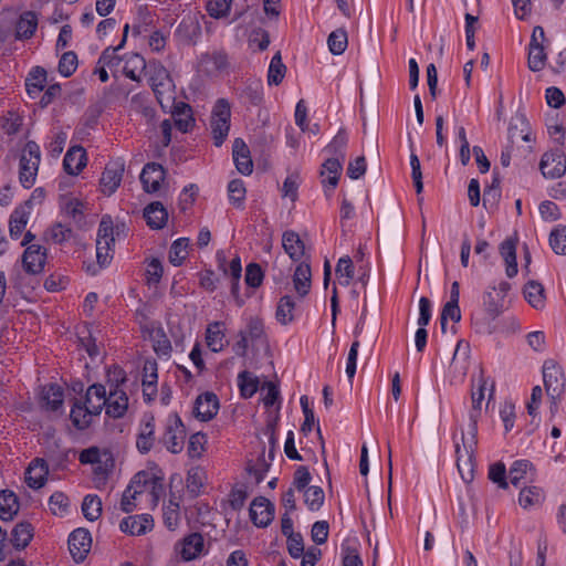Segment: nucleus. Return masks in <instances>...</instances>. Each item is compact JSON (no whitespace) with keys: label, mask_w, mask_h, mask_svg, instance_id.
<instances>
[{"label":"nucleus","mask_w":566,"mask_h":566,"mask_svg":"<svg viewBox=\"0 0 566 566\" xmlns=\"http://www.w3.org/2000/svg\"><path fill=\"white\" fill-rule=\"evenodd\" d=\"M20 509L18 496L10 490L0 492V520H13Z\"/></svg>","instance_id":"nucleus-28"},{"label":"nucleus","mask_w":566,"mask_h":566,"mask_svg":"<svg viewBox=\"0 0 566 566\" xmlns=\"http://www.w3.org/2000/svg\"><path fill=\"white\" fill-rule=\"evenodd\" d=\"M41 163L40 146L34 140H29L20 156L19 181L25 189L34 186Z\"/></svg>","instance_id":"nucleus-2"},{"label":"nucleus","mask_w":566,"mask_h":566,"mask_svg":"<svg viewBox=\"0 0 566 566\" xmlns=\"http://www.w3.org/2000/svg\"><path fill=\"white\" fill-rule=\"evenodd\" d=\"M263 271L258 263H250L245 269V283L249 287L256 289L263 282Z\"/></svg>","instance_id":"nucleus-57"},{"label":"nucleus","mask_w":566,"mask_h":566,"mask_svg":"<svg viewBox=\"0 0 566 566\" xmlns=\"http://www.w3.org/2000/svg\"><path fill=\"white\" fill-rule=\"evenodd\" d=\"M83 203L78 199H70L64 206L63 211L70 218H72L76 223H80L83 219Z\"/></svg>","instance_id":"nucleus-64"},{"label":"nucleus","mask_w":566,"mask_h":566,"mask_svg":"<svg viewBox=\"0 0 566 566\" xmlns=\"http://www.w3.org/2000/svg\"><path fill=\"white\" fill-rule=\"evenodd\" d=\"M155 441V419L153 416L147 417L140 426L137 436L136 447L143 454L150 451Z\"/></svg>","instance_id":"nucleus-24"},{"label":"nucleus","mask_w":566,"mask_h":566,"mask_svg":"<svg viewBox=\"0 0 566 566\" xmlns=\"http://www.w3.org/2000/svg\"><path fill=\"white\" fill-rule=\"evenodd\" d=\"M232 0H208L206 4L207 12L214 19L228 15Z\"/></svg>","instance_id":"nucleus-55"},{"label":"nucleus","mask_w":566,"mask_h":566,"mask_svg":"<svg viewBox=\"0 0 566 566\" xmlns=\"http://www.w3.org/2000/svg\"><path fill=\"white\" fill-rule=\"evenodd\" d=\"M500 254L506 263V275L513 277L517 274L516 240L505 239L500 245Z\"/></svg>","instance_id":"nucleus-29"},{"label":"nucleus","mask_w":566,"mask_h":566,"mask_svg":"<svg viewBox=\"0 0 566 566\" xmlns=\"http://www.w3.org/2000/svg\"><path fill=\"white\" fill-rule=\"evenodd\" d=\"M539 168L545 178H559L566 172V156L560 150L545 153L542 156Z\"/></svg>","instance_id":"nucleus-6"},{"label":"nucleus","mask_w":566,"mask_h":566,"mask_svg":"<svg viewBox=\"0 0 566 566\" xmlns=\"http://www.w3.org/2000/svg\"><path fill=\"white\" fill-rule=\"evenodd\" d=\"M544 500V493L542 489L537 486H531L523 489L520 493L518 503L522 507L527 509L539 504Z\"/></svg>","instance_id":"nucleus-50"},{"label":"nucleus","mask_w":566,"mask_h":566,"mask_svg":"<svg viewBox=\"0 0 566 566\" xmlns=\"http://www.w3.org/2000/svg\"><path fill=\"white\" fill-rule=\"evenodd\" d=\"M86 166V151L82 146L71 147L63 159L64 170L69 175L76 176Z\"/></svg>","instance_id":"nucleus-18"},{"label":"nucleus","mask_w":566,"mask_h":566,"mask_svg":"<svg viewBox=\"0 0 566 566\" xmlns=\"http://www.w3.org/2000/svg\"><path fill=\"white\" fill-rule=\"evenodd\" d=\"M63 389L56 384H50L42 389V400L46 409L56 411L63 405Z\"/></svg>","instance_id":"nucleus-36"},{"label":"nucleus","mask_w":566,"mask_h":566,"mask_svg":"<svg viewBox=\"0 0 566 566\" xmlns=\"http://www.w3.org/2000/svg\"><path fill=\"white\" fill-rule=\"evenodd\" d=\"M230 116L231 111L228 101L224 98L218 99L213 107L210 120L211 133L217 147H220L228 136L230 129Z\"/></svg>","instance_id":"nucleus-3"},{"label":"nucleus","mask_w":566,"mask_h":566,"mask_svg":"<svg viewBox=\"0 0 566 566\" xmlns=\"http://www.w3.org/2000/svg\"><path fill=\"white\" fill-rule=\"evenodd\" d=\"M324 491L321 486H310L304 491V502L311 511H318L324 504Z\"/></svg>","instance_id":"nucleus-52"},{"label":"nucleus","mask_w":566,"mask_h":566,"mask_svg":"<svg viewBox=\"0 0 566 566\" xmlns=\"http://www.w3.org/2000/svg\"><path fill=\"white\" fill-rule=\"evenodd\" d=\"M114 242L96 240V259L99 266L109 264L113 255L111 253Z\"/></svg>","instance_id":"nucleus-60"},{"label":"nucleus","mask_w":566,"mask_h":566,"mask_svg":"<svg viewBox=\"0 0 566 566\" xmlns=\"http://www.w3.org/2000/svg\"><path fill=\"white\" fill-rule=\"evenodd\" d=\"M32 526L28 522L18 523L12 530V544L15 548H24L32 539Z\"/></svg>","instance_id":"nucleus-39"},{"label":"nucleus","mask_w":566,"mask_h":566,"mask_svg":"<svg viewBox=\"0 0 566 566\" xmlns=\"http://www.w3.org/2000/svg\"><path fill=\"white\" fill-rule=\"evenodd\" d=\"M506 470L505 465L501 462L494 463L490 467L489 470V478L494 483H497L500 488L506 489L507 488V481H506Z\"/></svg>","instance_id":"nucleus-63"},{"label":"nucleus","mask_w":566,"mask_h":566,"mask_svg":"<svg viewBox=\"0 0 566 566\" xmlns=\"http://www.w3.org/2000/svg\"><path fill=\"white\" fill-rule=\"evenodd\" d=\"M549 245L556 254H566V227L558 226L549 234Z\"/></svg>","instance_id":"nucleus-53"},{"label":"nucleus","mask_w":566,"mask_h":566,"mask_svg":"<svg viewBox=\"0 0 566 566\" xmlns=\"http://www.w3.org/2000/svg\"><path fill=\"white\" fill-rule=\"evenodd\" d=\"M238 386L243 398H251L258 390L259 380L251 373L243 370L238 376Z\"/></svg>","instance_id":"nucleus-44"},{"label":"nucleus","mask_w":566,"mask_h":566,"mask_svg":"<svg viewBox=\"0 0 566 566\" xmlns=\"http://www.w3.org/2000/svg\"><path fill=\"white\" fill-rule=\"evenodd\" d=\"M336 275L340 285H349L354 277V264L349 256H344L338 260Z\"/></svg>","instance_id":"nucleus-51"},{"label":"nucleus","mask_w":566,"mask_h":566,"mask_svg":"<svg viewBox=\"0 0 566 566\" xmlns=\"http://www.w3.org/2000/svg\"><path fill=\"white\" fill-rule=\"evenodd\" d=\"M534 476L533 464L528 460L514 461L509 471L510 482L518 488L522 480Z\"/></svg>","instance_id":"nucleus-32"},{"label":"nucleus","mask_w":566,"mask_h":566,"mask_svg":"<svg viewBox=\"0 0 566 566\" xmlns=\"http://www.w3.org/2000/svg\"><path fill=\"white\" fill-rule=\"evenodd\" d=\"M483 301L484 310L492 321H494L496 317L501 315V313L503 312L502 300H495L493 293L491 291H486L484 293Z\"/></svg>","instance_id":"nucleus-56"},{"label":"nucleus","mask_w":566,"mask_h":566,"mask_svg":"<svg viewBox=\"0 0 566 566\" xmlns=\"http://www.w3.org/2000/svg\"><path fill=\"white\" fill-rule=\"evenodd\" d=\"M328 523L326 521H317L311 530V537L317 545L324 544L328 538Z\"/></svg>","instance_id":"nucleus-62"},{"label":"nucleus","mask_w":566,"mask_h":566,"mask_svg":"<svg viewBox=\"0 0 566 566\" xmlns=\"http://www.w3.org/2000/svg\"><path fill=\"white\" fill-rule=\"evenodd\" d=\"M205 547V541L200 533H191L181 542L180 555L186 562L200 556Z\"/></svg>","instance_id":"nucleus-20"},{"label":"nucleus","mask_w":566,"mask_h":566,"mask_svg":"<svg viewBox=\"0 0 566 566\" xmlns=\"http://www.w3.org/2000/svg\"><path fill=\"white\" fill-rule=\"evenodd\" d=\"M49 506L54 515H63L69 506V499L62 492H55L50 496Z\"/></svg>","instance_id":"nucleus-58"},{"label":"nucleus","mask_w":566,"mask_h":566,"mask_svg":"<svg viewBox=\"0 0 566 566\" xmlns=\"http://www.w3.org/2000/svg\"><path fill=\"white\" fill-rule=\"evenodd\" d=\"M38 28V15L33 11H24L15 24V38L19 40L30 39Z\"/></svg>","instance_id":"nucleus-27"},{"label":"nucleus","mask_w":566,"mask_h":566,"mask_svg":"<svg viewBox=\"0 0 566 566\" xmlns=\"http://www.w3.org/2000/svg\"><path fill=\"white\" fill-rule=\"evenodd\" d=\"M59 72L62 76H71L77 69V55L73 51H67L62 54L59 61Z\"/></svg>","instance_id":"nucleus-54"},{"label":"nucleus","mask_w":566,"mask_h":566,"mask_svg":"<svg viewBox=\"0 0 566 566\" xmlns=\"http://www.w3.org/2000/svg\"><path fill=\"white\" fill-rule=\"evenodd\" d=\"M219 399L216 394L206 391L199 395L195 401L193 415L201 421H209L218 413Z\"/></svg>","instance_id":"nucleus-11"},{"label":"nucleus","mask_w":566,"mask_h":566,"mask_svg":"<svg viewBox=\"0 0 566 566\" xmlns=\"http://www.w3.org/2000/svg\"><path fill=\"white\" fill-rule=\"evenodd\" d=\"M348 143V136L344 128H340L338 133L334 136L332 142L325 147V150L331 154L333 157H338L339 159H345V148Z\"/></svg>","instance_id":"nucleus-43"},{"label":"nucleus","mask_w":566,"mask_h":566,"mask_svg":"<svg viewBox=\"0 0 566 566\" xmlns=\"http://www.w3.org/2000/svg\"><path fill=\"white\" fill-rule=\"evenodd\" d=\"M300 186L298 175L293 174L285 178L282 186V196L290 198L293 202L297 199V190Z\"/></svg>","instance_id":"nucleus-61"},{"label":"nucleus","mask_w":566,"mask_h":566,"mask_svg":"<svg viewBox=\"0 0 566 566\" xmlns=\"http://www.w3.org/2000/svg\"><path fill=\"white\" fill-rule=\"evenodd\" d=\"M150 86L158 102L163 105L161 95L165 90L171 86L170 75L163 65L155 67L154 73L150 76Z\"/></svg>","instance_id":"nucleus-31"},{"label":"nucleus","mask_w":566,"mask_h":566,"mask_svg":"<svg viewBox=\"0 0 566 566\" xmlns=\"http://www.w3.org/2000/svg\"><path fill=\"white\" fill-rule=\"evenodd\" d=\"M140 182L143 189L147 193H155L160 189L166 178V170L160 164L148 163L140 172Z\"/></svg>","instance_id":"nucleus-9"},{"label":"nucleus","mask_w":566,"mask_h":566,"mask_svg":"<svg viewBox=\"0 0 566 566\" xmlns=\"http://www.w3.org/2000/svg\"><path fill=\"white\" fill-rule=\"evenodd\" d=\"M294 307L295 303L291 296H282L276 308V319L283 325L291 323L294 319Z\"/></svg>","instance_id":"nucleus-46"},{"label":"nucleus","mask_w":566,"mask_h":566,"mask_svg":"<svg viewBox=\"0 0 566 566\" xmlns=\"http://www.w3.org/2000/svg\"><path fill=\"white\" fill-rule=\"evenodd\" d=\"M144 218L151 229L159 230L165 227L168 220V212L161 202L154 201L145 207Z\"/></svg>","instance_id":"nucleus-23"},{"label":"nucleus","mask_w":566,"mask_h":566,"mask_svg":"<svg viewBox=\"0 0 566 566\" xmlns=\"http://www.w3.org/2000/svg\"><path fill=\"white\" fill-rule=\"evenodd\" d=\"M48 465L43 459H34L25 472V482L29 488L38 490L46 481Z\"/></svg>","instance_id":"nucleus-19"},{"label":"nucleus","mask_w":566,"mask_h":566,"mask_svg":"<svg viewBox=\"0 0 566 566\" xmlns=\"http://www.w3.org/2000/svg\"><path fill=\"white\" fill-rule=\"evenodd\" d=\"M312 272L307 262H301L293 274V285L297 295L303 298L311 290Z\"/></svg>","instance_id":"nucleus-21"},{"label":"nucleus","mask_w":566,"mask_h":566,"mask_svg":"<svg viewBox=\"0 0 566 566\" xmlns=\"http://www.w3.org/2000/svg\"><path fill=\"white\" fill-rule=\"evenodd\" d=\"M274 505L263 496L255 497L250 505V518L258 527H266L274 518Z\"/></svg>","instance_id":"nucleus-10"},{"label":"nucleus","mask_w":566,"mask_h":566,"mask_svg":"<svg viewBox=\"0 0 566 566\" xmlns=\"http://www.w3.org/2000/svg\"><path fill=\"white\" fill-rule=\"evenodd\" d=\"M528 50V67L533 72H538L544 69L546 62V53L543 44H530Z\"/></svg>","instance_id":"nucleus-47"},{"label":"nucleus","mask_w":566,"mask_h":566,"mask_svg":"<svg viewBox=\"0 0 566 566\" xmlns=\"http://www.w3.org/2000/svg\"><path fill=\"white\" fill-rule=\"evenodd\" d=\"M46 259L45 249L38 244L28 245L22 255V265L27 273L39 274L43 271Z\"/></svg>","instance_id":"nucleus-12"},{"label":"nucleus","mask_w":566,"mask_h":566,"mask_svg":"<svg viewBox=\"0 0 566 566\" xmlns=\"http://www.w3.org/2000/svg\"><path fill=\"white\" fill-rule=\"evenodd\" d=\"M147 476H148L147 472H145V471L138 472L132 480L130 484L124 491L122 501H120V509L124 512L129 513L134 510L135 504L133 503V500L136 497V494H139L143 492V485L146 483Z\"/></svg>","instance_id":"nucleus-16"},{"label":"nucleus","mask_w":566,"mask_h":566,"mask_svg":"<svg viewBox=\"0 0 566 566\" xmlns=\"http://www.w3.org/2000/svg\"><path fill=\"white\" fill-rule=\"evenodd\" d=\"M220 326V323L214 322L207 328V345L214 353L221 352L224 347V333L221 331Z\"/></svg>","instance_id":"nucleus-42"},{"label":"nucleus","mask_w":566,"mask_h":566,"mask_svg":"<svg viewBox=\"0 0 566 566\" xmlns=\"http://www.w3.org/2000/svg\"><path fill=\"white\" fill-rule=\"evenodd\" d=\"M543 380L545 389L552 399L558 397L564 389V374L553 360H547L543 366Z\"/></svg>","instance_id":"nucleus-5"},{"label":"nucleus","mask_w":566,"mask_h":566,"mask_svg":"<svg viewBox=\"0 0 566 566\" xmlns=\"http://www.w3.org/2000/svg\"><path fill=\"white\" fill-rule=\"evenodd\" d=\"M171 114H172L176 127L182 133H188L195 125V119L192 117V109H191L190 105H188L187 103H184V102L175 103Z\"/></svg>","instance_id":"nucleus-25"},{"label":"nucleus","mask_w":566,"mask_h":566,"mask_svg":"<svg viewBox=\"0 0 566 566\" xmlns=\"http://www.w3.org/2000/svg\"><path fill=\"white\" fill-rule=\"evenodd\" d=\"M106 415L112 418H122L128 408V397L125 391L109 389V395H106V403L104 406Z\"/></svg>","instance_id":"nucleus-15"},{"label":"nucleus","mask_w":566,"mask_h":566,"mask_svg":"<svg viewBox=\"0 0 566 566\" xmlns=\"http://www.w3.org/2000/svg\"><path fill=\"white\" fill-rule=\"evenodd\" d=\"M73 235V231L70 227H66L60 222L54 223L46 232L45 240L51 241L55 244H62L69 241Z\"/></svg>","instance_id":"nucleus-45"},{"label":"nucleus","mask_w":566,"mask_h":566,"mask_svg":"<svg viewBox=\"0 0 566 566\" xmlns=\"http://www.w3.org/2000/svg\"><path fill=\"white\" fill-rule=\"evenodd\" d=\"M457 467L462 480L470 483L474 478V452H468L455 444Z\"/></svg>","instance_id":"nucleus-22"},{"label":"nucleus","mask_w":566,"mask_h":566,"mask_svg":"<svg viewBox=\"0 0 566 566\" xmlns=\"http://www.w3.org/2000/svg\"><path fill=\"white\" fill-rule=\"evenodd\" d=\"M229 199L234 205H241L245 198V187L241 179H233L228 185Z\"/></svg>","instance_id":"nucleus-59"},{"label":"nucleus","mask_w":566,"mask_h":566,"mask_svg":"<svg viewBox=\"0 0 566 566\" xmlns=\"http://www.w3.org/2000/svg\"><path fill=\"white\" fill-rule=\"evenodd\" d=\"M146 69L145 59L138 53L126 54L124 57L123 73L132 81L139 82L140 73Z\"/></svg>","instance_id":"nucleus-30"},{"label":"nucleus","mask_w":566,"mask_h":566,"mask_svg":"<svg viewBox=\"0 0 566 566\" xmlns=\"http://www.w3.org/2000/svg\"><path fill=\"white\" fill-rule=\"evenodd\" d=\"M232 156L238 171L250 175L253 171V163L247 144L241 138H235L232 146Z\"/></svg>","instance_id":"nucleus-17"},{"label":"nucleus","mask_w":566,"mask_h":566,"mask_svg":"<svg viewBox=\"0 0 566 566\" xmlns=\"http://www.w3.org/2000/svg\"><path fill=\"white\" fill-rule=\"evenodd\" d=\"M128 30H129V25L125 24L124 31H123V39H122L120 43L115 48H112V46L106 48L99 55L97 65L114 67L119 64L122 59L116 54V52L119 51L120 49H123V46L125 45Z\"/></svg>","instance_id":"nucleus-33"},{"label":"nucleus","mask_w":566,"mask_h":566,"mask_svg":"<svg viewBox=\"0 0 566 566\" xmlns=\"http://www.w3.org/2000/svg\"><path fill=\"white\" fill-rule=\"evenodd\" d=\"M154 527V520L149 514H140L125 517L119 524L124 533L130 535H143Z\"/></svg>","instance_id":"nucleus-14"},{"label":"nucleus","mask_w":566,"mask_h":566,"mask_svg":"<svg viewBox=\"0 0 566 566\" xmlns=\"http://www.w3.org/2000/svg\"><path fill=\"white\" fill-rule=\"evenodd\" d=\"M189 245V239L188 238H179L170 247L169 250V262L175 265L179 266L184 262V260L187 256V248Z\"/></svg>","instance_id":"nucleus-49"},{"label":"nucleus","mask_w":566,"mask_h":566,"mask_svg":"<svg viewBox=\"0 0 566 566\" xmlns=\"http://www.w3.org/2000/svg\"><path fill=\"white\" fill-rule=\"evenodd\" d=\"M524 296L534 308L538 310L544 307V287L537 281H528L525 284Z\"/></svg>","instance_id":"nucleus-38"},{"label":"nucleus","mask_w":566,"mask_h":566,"mask_svg":"<svg viewBox=\"0 0 566 566\" xmlns=\"http://www.w3.org/2000/svg\"><path fill=\"white\" fill-rule=\"evenodd\" d=\"M92 546V537L87 530L76 528L69 536V549L76 563L83 562Z\"/></svg>","instance_id":"nucleus-7"},{"label":"nucleus","mask_w":566,"mask_h":566,"mask_svg":"<svg viewBox=\"0 0 566 566\" xmlns=\"http://www.w3.org/2000/svg\"><path fill=\"white\" fill-rule=\"evenodd\" d=\"M175 35L184 44L193 45L201 35V27L196 14L185 15L178 24Z\"/></svg>","instance_id":"nucleus-8"},{"label":"nucleus","mask_w":566,"mask_h":566,"mask_svg":"<svg viewBox=\"0 0 566 566\" xmlns=\"http://www.w3.org/2000/svg\"><path fill=\"white\" fill-rule=\"evenodd\" d=\"M82 512L86 520L96 521L102 514V501L97 495L88 494L82 503Z\"/></svg>","instance_id":"nucleus-41"},{"label":"nucleus","mask_w":566,"mask_h":566,"mask_svg":"<svg viewBox=\"0 0 566 566\" xmlns=\"http://www.w3.org/2000/svg\"><path fill=\"white\" fill-rule=\"evenodd\" d=\"M329 51L334 55L342 54L348 44L347 32L344 29H337L333 31L327 39Z\"/></svg>","instance_id":"nucleus-48"},{"label":"nucleus","mask_w":566,"mask_h":566,"mask_svg":"<svg viewBox=\"0 0 566 566\" xmlns=\"http://www.w3.org/2000/svg\"><path fill=\"white\" fill-rule=\"evenodd\" d=\"M45 82L46 71L41 66L33 67L25 80L28 94L31 97L38 95L41 91H43Z\"/></svg>","instance_id":"nucleus-34"},{"label":"nucleus","mask_w":566,"mask_h":566,"mask_svg":"<svg viewBox=\"0 0 566 566\" xmlns=\"http://www.w3.org/2000/svg\"><path fill=\"white\" fill-rule=\"evenodd\" d=\"M342 161L343 160L338 157H331L324 161L323 171L321 174L322 176L328 174V177L323 179L324 186L328 185L332 189L337 186L343 168Z\"/></svg>","instance_id":"nucleus-37"},{"label":"nucleus","mask_w":566,"mask_h":566,"mask_svg":"<svg viewBox=\"0 0 566 566\" xmlns=\"http://www.w3.org/2000/svg\"><path fill=\"white\" fill-rule=\"evenodd\" d=\"M124 174V163L120 160L112 161L106 165L102 178L101 186L104 193L112 195L119 187Z\"/></svg>","instance_id":"nucleus-13"},{"label":"nucleus","mask_w":566,"mask_h":566,"mask_svg":"<svg viewBox=\"0 0 566 566\" xmlns=\"http://www.w3.org/2000/svg\"><path fill=\"white\" fill-rule=\"evenodd\" d=\"M106 403V389L102 384L91 385L85 394V399L74 398L70 412L72 424L77 430H85L92 423L94 416L101 415Z\"/></svg>","instance_id":"nucleus-1"},{"label":"nucleus","mask_w":566,"mask_h":566,"mask_svg":"<svg viewBox=\"0 0 566 566\" xmlns=\"http://www.w3.org/2000/svg\"><path fill=\"white\" fill-rule=\"evenodd\" d=\"M30 212L25 207H18L13 210L9 221V232L12 239H18L23 232L28 221Z\"/></svg>","instance_id":"nucleus-35"},{"label":"nucleus","mask_w":566,"mask_h":566,"mask_svg":"<svg viewBox=\"0 0 566 566\" xmlns=\"http://www.w3.org/2000/svg\"><path fill=\"white\" fill-rule=\"evenodd\" d=\"M282 245L293 261H300L304 256V243L295 231L287 230L283 233Z\"/></svg>","instance_id":"nucleus-26"},{"label":"nucleus","mask_w":566,"mask_h":566,"mask_svg":"<svg viewBox=\"0 0 566 566\" xmlns=\"http://www.w3.org/2000/svg\"><path fill=\"white\" fill-rule=\"evenodd\" d=\"M285 72L286 66L282 62L281 53L276 52L270 62L268 83L270 85H279L285 76Z\"/></svg>","instance_id":"nucleus-40"},{"label":"nucleus","mask_w":566,"mask_h":566,"mask_svg":"<svg viewBox=\"0 0 566 566\" xmlns=\"http://www.w3.org/2000/svg\"><path fill=\"white\" fill-rule=\"evenodd\" d=\"M187 432L181 418L172 413L167 419L165 432L161 437L163 444L174 454L182 451Z\"/></svg>","instance_id":"nucleus-4"}]
</instances>
